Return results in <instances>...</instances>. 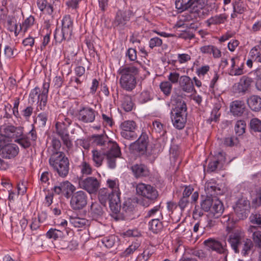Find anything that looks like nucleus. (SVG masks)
<instances>
[{"instance_id":"69168bd1","label":"nucleus","mask_w":261,"mask_h":261,"mask_svg":"<svg viewBox=\"0 0 261 261\" xmlns=\"http://www.w3.org/2000/svg\"><path fill=\"white\" fill-rule=\"evenodd\" d=\"M37 119L41 126H44L47 120V115L45 113H41L37 116Z\"/></svg>"},{"instance_id":"f8f14e48","label":"nucleus","mask_w":261,"mask_h":261,"mask_svg":"<svg viewBox=\"0 0 261 261\" xmlns=\"http://www.w3.org/2000/svg\"><path fill=\"white\" fill-rule=\"evenodd\" d=\"M121 136L125 139L133 141L138 137L135 130L137 125L135 121L132 120L125 121L121 124Z\"/></svg>"},{"instance_id":"c756f323","label":"nucleus","mask_w":261,"mask_h":261,"mask_svg":"<svg viewBox=\"0 0 261 261\" xmlns=\"http://www.w3.org/2000/svg\"><path fill=\"white\" fill-rule=\"evenodd\" d=\"M228 16L225 13L216 15L211 17L206 20V23L208 27L211 25H220L223 24L227 20Z\"/></svg>"},{"instance_id":"39448f33","label":"nucleus","mask_w":261,"mask_h":261,"mask_svg":"<svg viewBox=\"0 0 261 261\" xmlns=\"http://www.w3.org/2000/svg\"><path fill=\"white\" fill-rule=\"evenodd\" d=\"M49 164L53 171L61 177H66L69 171L68 159L63 152L54 153L49 159Z\"/></svg>"},{"instance_id":"37998d69","label":"nucleus","mask_w":261,"mask_h":261,"mask_svg":"<svg viewBox=\"0 0 261 261\" xmlns=\"http://www.w3.org/2000/svg\"><path fill=\"white\" fill-rule=\"evenodd\" d=\"M233 11L243 14L246 10L245 4L241 0H236L232 3Z\"/></svg>"},{"instance_id":"8fccbe9b","label":"nucleus","mask_w":261,"mask_h":261,"mask_svg":"<svg viewBox=\"0 0 261 261\" xmlns=\"http://www.w3.org/2000/svg\"><path fill=\"white\" fill-rule=\"evenodd\" d=\"M246 128V123L244 120L238 121L234 126V130L236 134L238 136H241L245 133Z\"/></svg>"},{"instance_id":"864d4df0","label":"nucleus","mask_w":261,"mask_h":261,"mask_svg":"<svg viewBox=\"0 0 261 261\" xmlns=\"http://www.w3.org/2000/svg\"><path fill=\"white\" fill-rule=\"evenodd\" d=\"M160 87L162 91L166 95H169L170 94L172 86L170 82L166 81L162 82L160 84Z\"/></svg>"},{"instance_id":"9b49d317","label":"nucleus","mask_w":261,"mask_h":261,"mask_svg":"<svg viewBox=\"0 0 261 261\" xmlns=\"http://www.w3.org/2000/svg\"><path fill=\"white\" fill-rule=\"evenodd\" d=\"M148 143L149 139L147 134L143 132L136 141L129 144V148L134 152L143 155L146 152Z\"/></svg>"},{"instance_id":"b1692460","label":"nucleus","mask_w":261,"mask_h":261,"mask_svg":"<svg viewBox=\"0 0 261 261\" xmlns=\"http://www.w3.org/2000/svg\"><path fill=\"white\" fill-rule=\"evenodd\" d=\"M217 186L215 182H207L205 185V191L206 196L216 197L217 195L222 194V191L221 189Z\"/></svg>"},{"instance_id":"6ab92c4d","label":"nucleus","mask_w":261,"mask_h":261,"mask_svg":"<svg viewBox=\"0 0 261 261\" xmlns=\"http://www.w3.org/2000/svg\"><path fill=\"white\" fill-rule=\"evenodd\" d=\"M96 111L90 107H83L78 112V119L85 123H91L94 121Z\"/></svg>"},{"instance_id":"1a4fd4ad","label":"nucleus","mask_w":261,"mask_h":261,"mask_svg":"<svg viewBox=\"0 0 261 261\" xmlns=\"http://www.w3.org/2000/svg\"><path fill=\"white\" fill-rule=\"evenodd\" d=\"M132 12L129 10H118L113 22V28L121 32L127 27L130 21Z\"/></svg>"},{"instance_id":"0eeeda50","label":"nucleus","mask_w":261,"mask_h":261,"mask_svg":"<svg viewBox=\"0 0 261 261\" xmlns=\"http://www.w3.org/2000/svg\"><path fill=\"white\" fill-rule=\"evenodd\" d=\"M73 30V21L70 15L65 16L62 21L61 32L57 29L54 34L55 39L61 42L63 40L69 39L72 35Z\"/></svg>"},{"instance_id":"f257e3e1","label":"nucleus","mask_w":261,"mask_h":261,"mask_svg":"<svg viewBox=\"0 0 261 261\" xmlns=\"http://www.w3.org/2000/svg\"><path fill=\"white\" fill-rule=\"evenodd\" d=\"M224 207L222 202L217 197L206 196L202 197L200 202V208L196 206L193 211L195 216L201 217L203 212H209V214L215 218H218L223 213Z\"/></svg>"},{"instance_id":"5fc2aeb1","label":"nucleus","mask_w":261,"mask_h":261,"mask_svg":"<svg viewBox=\"0 0 261 261\" xmlns=\"http://www.w3.org/2000/svg\"><path fill=\"white\" fill-rule=\"evenodd\" d=\"M220 109V107L218 105L215 106L214 107L212 111L211 117L208 119V120H211V121L216 122L218 120L220 116V113L219 112Z\"/></svg>"},{"instance_id":"aec40b11","label":"nucleus","mask_w":261,"mask_h":261,"mask_svg":"<svg viewBox=\"0 0 261 261\" xmlns=\"http://www.w3.org/2000/svg\"><path fill=\"white\" fill-rule=\"evenodd\" d=\"M19 152L18 146L14 143H9L0 149V154L6 159H12L15 158Z\"/></svg>"},{"instance_id":"a19ab883","label":"nucleus","mask_w":261,"mask_h":261,"mask_svg":"<svg viewBox=\"0 0 261 261\" xmlns=\"http://www.w3.org/2000/svg\"><path fill=\"white\" fill-rule=\"evenodd\" d=\"M35 22V18L33 16L30 15L25 19L24 22L19 25V31L25 33L28 29L32 26Z\"/></svg>"},{"instance_id":"4be33fe9","label":"nucleus","mask_w":261,"mask_h":261,"mask_svg":"<svg viewBox=\"0 0 261 261\" xmlns=\"http://www.w3.org/2000/svg\"><path fill=\"white\" fill-rule=\"evenodd\" d=\"M56 126L57 133L61 137L64 144L68 148L72 146V143L69 139V135L66 124L65 123L59 124L57 123Z\"/></svg>"},{"instance_id":"dca6fc26","label":"nucleus","mask_w":261,"mask_h":261,"mask_svg":"<svg viewBox=\"0 0 261 261\" xmlns=\"http://www.w3.org/2000/svg\"><path fill=\"white\" fill-rule=\"evenodd\" d=\"M233 209L239 219H246L250 213V202L245 198L239 199Z\"/></svg>"},{"instance_id":"680f3d73","label":"nucleus","mask_w":261,"mask_h":261,"mask_svg":"<svg viewBox=\"0 0 261 261\" xmlns=\"http://www.w3.org/2000/svg\"><path fill=\"white\" fill-rule=\"evenodd\" d=\"M27 137L30 139V142L32 144L34 143L37 138V133L36 130L34 129V127L33 126L32 129L29 132V133L25 135Z\"/></svg>"},{"instance_id":"f03ea898","label":"nucleus","mask_w":261,"mask_h":261,"mask_svg":"<svg viewBox=\"0 0 261 261\" xmlns=\"http://www.w3.org/2000/svg\"><path fill=\"white\" fill-rule=\"evenodd\" d=\"M139 69L134 64L126 65L121 67L119 73L121 75L120 84L122 88L127 91H132L136 86V76L139 74Z\"/></svg>"},{"instance_id":"a18cd8bd","label":"nucleus","mask_w":261,"mask_h":261,"mask_svg":"<svg viewBox=\"0 0 261 261\" xmlns=\"http://www.w3.org/2000/svg\"><path fill=\"white\" fill-rule=\"evenodd\" d=\"M14 142L17 143L25 149L28 148L32 145V143L30 142V139L25 135H22L20 137L17 138Z\"/></svg>"},{"instance_id":"4c0bfd02","label":"nucleus","mask_w":261,"mask_h":261,"mask_svg":"<svg viewBox=\"0 0 261 261\" xmlns=\"http://www.w3.org/2000/svg\"><path fill=\"white\" fill-rule=\"evenodd\" d=\"M249 231L253 233L252 239L256 246L261 247V230H257L255 226H251Z\"/></svg>"},{"instance_id":"9d476101","label":"nucleus","mask_w":261,"mask_h":261,"mask_svg":"<svg viewBox=\"0 0 261 261\" xmlns=\"http://www.w3.org/2000/svg\"><path fill=\"white\" fill-rule=\"evenodd\" d=\"M70 198V206L74 211H80L87 204V194L82 190L75 191L71 193Z\"/></svg>"},{"instance_id":"0e129e2a","label":"nucleus","mask_w":261,"mask_h":261,"mask_svg":"<svg viewBox=\"0 0 261 261\" xmlns=\"http://www.w3.org/2000/svg\"><path fill=\"white\" fill-rule=\"evenodd\" d=\"M179 74L176 72H171L168 76V80L172 84H176L179 81Z\"/></svg>"},{"instance_id":"4d7b16f0","label":"nucleus","mask_w":261,"mask_h":261,"mask_svg":"<svg viewBox=\"0 0 261 261\" xmlns=\"http://www.w3.org/2000/svg\"><path fill=\"white\" fill-rule=\"evenodd\" d=\"M122 211L126 213H130L133 211L134 209V205L132 203L130 199H128L124 202L121 207Z\"/></svg>"},{"instance_id":"3c124183","label":"nucleus","mask_w":261,"mask_h":261,"mask_svg":"<svg viewBox=\"0 0 261 261\" xmlns=\"http://www.w3.org/2000/svg\"><path fill=\"white\" fill-rule=\"evenodd\" d=\"M120 195L118 188H115L109 192V203L110 202L116 203L120 202Z\"/></svg>"},{"instance_id":"49530a36","label":"nucleus","mask_w":261,"mask_h":261,"mask_svg":"<svg viewBox=\"0 0 261 261\" xmlns=\"http://www.w3.org/2000/svg\"><path fill=\"white\" fill-rule=\"evenodd\" d=\"M94 142L97 145L105 146L108 141V137L106 135H97L92 137Z\"/></svg>"},{"instance_id":"cd10ccee","label":"nucleus","mask_w":261,"mask_h":261,"mask_svg":"<svg viewBox=\"0 0 261 261\" xmlns=\"http://www.w3.org/2000/svg\"><path fill=\"white\" fill-rule=\"evenodd\" d=\"M68 233L65 228L56 229L50 228L46 233V237L49 239H53L55 240L63 238Z\"/></svg>"},{"instance_id":"79ce46f5","label":"nucleus","mask_w":261,"mask_h":261,"mask_svg":"<svg viewBox=\"0 0 261 261\" xmlns=\"http://www.w3.org/2000/svg\"><path fill=\"white\" fill-rule=\"evenodd\" d=\"M46 217V214L45 212H42L38 215V219L33 218L32 222L30 225L31 229L32 230H36L39 227V223L45 220Z\"/></svg>"},{"instance_id":"13d9d810","label":"nucleus","mask_w":261,"mask_h":261,"mask_svg":"<svg viewBox=\"0 0 261 261\" xmlns=\"http://www.w3.org/2000/svg\"><path fill=\"white\" fill-rule=\"evenodd\" d=\"M162 44V40L159 37H153L150 39L149 42V46L151 48L155 47H160Z\"/></svg>"},{"instance_id":"2eb2a0df","label":"nucleus","mask_w":261,"mask_h":261,"mask_svg":"<svg viewBox=\"0 0 261 261\" xmlns=\"http://www.w3.org/2000/svg\"><path fill=\"white\" fill-rule=\"evenodd\" d=\"M0 131L6 135L8 138L14 141L18 137L23 135V128L20 126H15L12 124L5 123L0 127Z\"/></svg>"},{"instance_id":"6e6552de","label":"nucleus","mask_w":261,"mask_h":261,"mask_svg":"<svg viewBox=\"0 0 261 261\" xmlns=\"http://www.w3.org/2000/svg\"><path fill=\"white\" fill-rule=\"evenodd\" d=\"M107 144L109 148L106 156L107 165L109 168L113 169L116 167V159L121 156L120 148L115 142L109 141Z\"/></svg>"},{"instance_id":"7c9ffc66","label":"nucleus","mask_w":261,"mask_h":261,"mask_svg":"<svg viewBox=\"0 0 261 261\" xmlns=\"http://www.w3.org/2000/svg\"><path fill=\"white\" fill-rule=\"evenodd\" d=\"M40 89L38 87H35L34 89H33L29 95L30 99L32 101V102H34L36 100H37V110L38 111L41 110V111H45L47 108L46 105H45L44 107H41L40 106V102H41V98H40V95H41V93H40Z\"/></svg>"},{"instance_id":"bf43d9fd","label":"nucleus","mask_w":261,"mask_h":261,"mask_svg":"<svg viewBox=\"0 0 261 261\" xmlns=\"http://www.w3.org/2000/svg\"><path fill=\"white\" fill-rule=\"evenodd\" d=\"M190 204V202L188 198L182 197L179 200L178 205L180 208L181 211L185 210V208L188 207Z\"/></svg>"},{"instance_id":"338daca9","label":"nucleus","mask_w":261,"mask_h":261,"mask_svg":"<svg viewBox=\"0 0 261 261\" xmlns=\"http://www.w3.org/2000/svg\"><path fill=\"white\" fill-rule=\"evenodd\" d=\"M33 108L28 106L21 111V115L26 119H28L32 115L33 112Z\"/></svg>"},{"instance_id":"6e6d98bb","label":"nucleus","mask_w":261,"mask_h":261,"mask_svg":"<svg viewBox=\"0 0 261 261\" xmlns=\"http://www.w3.org/2000/svg\"><path fill=\"white\" fill-rule=\"evenodd\" d=\"M250 125L251 128L254 131L261 132V121L258 119H252Z\"/></svg>"},{"instance_id":"052dcab7","label":"nucleus","mask_w":261,"mask_h":261,"mask_svg":"<svg viewBox=\"0 0 261 261\" xmlns=\"http://www.w3.org/2000/svg\"><path fill=\"white\" fill-rule=\"evenodd\" d=\"M19 98H16L14 100V106L12 108L13 114L17 118H20V115L18 111V107L19 105Z\"/></svg>"},{"instance_id":"4468645a","label":"nucleus","mask_w":261,"mask_h":261,"mask_svg":"<svg viewBox=\"0 0 261 261\" xmlns=\"http://www.w3.org/2000/svg\"><path fill=\"white\" fill-rule=\"evenodd\" d=\"M136 192L138 195L152 200H155L158 196V192L154 187L143 183L137 185Z\"/></svg>"},{"instance_id":"473e14b6","label":"nucleus","mask_w":261,"mask_h":261,"mask_svg":"<svg viewBox=\"0 0 261 261\" xmlns=\"http://www.w3.org/2000/svg\"><path fill=\"white\" fill-rule=\"evenodd\" d=\"M102 243L107 248L116 247L119 244V238L115 235L109 236L102 239Z\"/></svg>"},{"instance_id":"412c9836","label":"nucleus","mask_w":261,"mask_h":261,"mask_svg":"<svg viewBox=\"0 0 261 261\" xmlns=\"http://www.w3.org/2000/svg\"><path fill=\"white\" fill-rule=\"evenodd\" d=\"M104 207L105 206L98 202H92L88 210L89 216L95 220L102 218L105 213Z\"/></svg>"},{"instance_id":"bb28decb","label":"nucleus","mask_w":261,"mask_h":261,"mask_svg":"<svg viewBox=\"0 0 261 261\" xmlns=\"http://www.w3.org/2000/svg\"><path fill=\"white\" fill-rule=\"evenodd\" d=\"M163 219V216L160 213L156 218H152L149 222V228L154 233L160 232L163 228V225L161 220Z\"/></svg>"},{"instance_id":"c03bdc74","label":"nucleus","mask_w":261,"mask_h":261,"mask_svg":"<svg viewBox=\"0 0 261 261\" xmlns=\"http://www.w3.org/2000/svg\"><path fill=\"white\" fill-rule=\"evenodd\" d=\"M69 222L75 227H82L87 225L88 220L80 217H70Z\"/></svg>"},{"instance_id":"5701e85b","label":"nucleus","mask_w":261,"mask_h":261,"mask_svg":"<svg viewBox=\"0 0 261 261\" xmlns=\"http://www.w3.org/2000/svg\"><path fill=\"white\" fill-rule=\"evenodd\" d=\"M179 84L182 91L187 93H192L195 91L193 83L188 76H181L179 79Z\"/></svg>"},{"instance_id":"e2e57ef3","label":"nucleus","mask_w":261,"mask_h":261,"mask_svg":"<svg viewBox=\"0 0 261 261\" xmlns=\"http://www.w3.org/2000/svg\"><path fill=\"white\" fill-rule=\"evenodd\" d=\"M252 204L255 207L261 206V188L257 192L256 197L253 199Z\"/></svg>"},{"instance_id":"f704fd0d","label":"nucleus","mask_w":261,"mask_h":261,"mask_svg":"<svg viewBox=\"0 0 261 261\" xmlns=\"http://www.w3.org/2000/svg\"><path fill=\"white\" fill-rule=\"evenodd\" d=\"M19 225L20 228L18 229L17 231L15 230L12 233V236L15 239H22L23 238L24 236V230L28 225V220L25 218L22 219L20 221Z\"/></svg>"},{"instance_id":"c9c22d12","label":"nucleus","mask_w":261,"mask_h":261,"mask_svg":"<svg viewBox=\"0 0 261 261\" xmlns=\"http://www.w3.org/2000/svg\"><path fill=\"white\" fill-rule=\"evenodd\" d=\"M223 166V161L222 159L214 158L210 161L208 164L207 171L210 172H214L217 170H220Z\"/></svg>"},{"instance_id":"20e7f679","label":"nucleus","mask_w":261,"mask_h":261,"mask_svg":"<svg viewBox=\"0 0 261 261\" xmlns=\"http://www.w3.org/2000/svg\"><path fill=\"white\" fill-rule=\"evenodd\" d=\"M176 106L171 111V119L173 126L178 129L184 128L187 120V108L186 103L181 97L176 98Z\"/></svg>"},{"instance_id":"a878e982","label":"nucleus","mask_w":261,"mask_h":261,"mask_svg":"<svg viewBox=\"0 0 261 261\" xmlns=\"http://www.w3.org/2000/svg\"><path fill=\"white\" fill-rule=\"evenodd\" d=\"M245 110V106L243 101L236 100L231 103L230 112L234 116H242Z\"/></svg>"},{"instance_id":"603ef678","label":"nucleus","mask_w":261,"mask_h":261,"mask_svg":"<svg viewBox=\"0 0 261 261\" xmlns=\"http://www.w3.org/2000/svg\"><path fill=\"white\" fill-rule=\"evenodd\" d=\"M81 173L83 175H90L92 174V169L91 166L88 163L83 161L79 166Z\"/></svg>"},{"instance_id":"58836bf2","label":"nucleus","mask_w":261,"mask_h":261,"mask_svg":"<svg viewBox=\"0 0 261 261\" xmlns=\"http://www.w3.org/2000/svg\"><path fill=\"white\" fill-rule=\"evenodd\" d=\"M134 103L133 102L132 98L128 95L123 96L122 100V107L126 112H130L133 110Z\"/></svg>"},{"instance_id":"2f4dec72","label":"nucleus","mask_w":261,"mask_h":261,"mask_svg":"<svg viewBox=\"0 0 261 261\" xmlns=\"http://www.w3.org/2000/svg\"><path fill=\"white\" fill-rule=\"evenodd\" d=\"M50 86V80L48 79L47 81H44L43 86L42 92L41 95H40V98H41L40 106L41 107H44L45 105H47L48 93Z\"/></svg>"},{"instance_id":"a211bd4d","label":"nucleus","mask_w":261,"mask_h":261,"mask_svg":"<svg viewBox=\"0 0 261 261\" xmlns=\"http://www.w3.org/2000/svg\"><path fill=\"white\" fill-rule=\"evenodd\" d=\"M75 190V187L68 180L59 183L53 188L55 193L58 195L63 194L66 198H70L71 193Z\"/></svg>"},{"instance_id":"393cba45","label":"nucleus","mask_w":261,"mask_h":261,"mask_svg":"<svg viewBox=\"0 0 261 261\" xmlns=\"http://www.w3.org/2000/svg\"><path fill=\"white\" fill-rule=\"evenodd\" d=\"M131 170L136 178L146 177L149 174L148 168L144 164H135L132 166Z\"/></svg>"},{"instance_id":"c85d7f7f","label":"nucleus","mask_w":261,"mask_h":261,"mask_svg":"<svg viewBox=\"0 0 261 261\" xmlns=\"http://www.w3.org/2000/svg\"><path fill=\"white\" fill-rule=\"evenodd\" d=\"M247 103L252 111L257 112L261 109V98L257 95L250 96L247 100Z\"/></svg>"},{"instance_id":"72a5a7b5","label":"nucleus","mask_w":261,"mask_h":261,"mask_svg":"<svg viewBox=\"0 0 261 261\" xmlns=\"http://www.w3.org/2000/svg\"><path fill=\"white\" fill-rule=\"evenodd\" d=\"M92 153V160L97 167H100L105 157L106 156V151H101L97 150H93Z\"/></svg>"},{"instance_id":"423d86ee","label":"nucleus","mask_w":261,"mask_h":261,"mask_svg":"<svg viewBox=\"0 0 261 261\" xmlns=\"http://www.w3.org/2000/svg\"><path fill=\"white\" fill-rule=\"evenodd\" d=\"M199 0H177L175 7L178 10L184 11L187 10L190 12L189 17L191 19H197L202 16L203 12L198 8Z\"/></svg>"},{"instance_id":"e433bc0d","label":"nucleus","mask_w":261,"mask_h":261,"mask_svg":"<svg viewBox=\"0 0 261 261\" xmlns=\"http://www.w3.org/2000/svg\"><path fill=\"white\" fill-rule=\"evenodd\" d=\"M252 82V79L246 76H243L238 83V87L239 92H246Z\"/></svg>"},{"instance_id":"de8ad7c7","label":"nucleus","mask_w":261,"mask_h":261,"mask_svg":"<svg viewBox=\"0 0 261 261\" xmlns=\"http://www.w3.org/2000/svg\"><path fill=\"white\" fill-rule=\"evenodd\" d=\"M109 192L108 190L104 189L101 190L99 192L98 199L99 203L103 206H105L108 201L109 202Z\"/></svg>"},{"instance_id":"f3484780","label":"nucleus","mask_w":261,"mask_h":261,"mask_svg":"<svg viewBox=\"0 0 261 261\" xmlns=\"http://www.w3.org/2000/svg\"><path fill=\"white\" fill-rule=\"evenodd\" d=\"M203 244L209 249L215 251L219 254L223 255V258L220 259V261H227V257L228 254V251L225 247L222 246L219 241L213 238H209L205 240Z\"/></svg>"},{"instance_id":"ea45409f","label":"nucleus","mask_w":261,"mask_h":261,"mask_svg":"<svg viewBox=\"0 0 261 261\" xmlns=\"http://www.w3.org/2000/svg\"><path fill=\"white\" fill-rule=\"evenodd\" d=\"M8 30L10 32H14L16 36L18 35L20 31H18L17 25L15 19L9 16L7 20Z\"/></svg>"},{"instance_id":"774afa93","label":"nucleus","mask_w":261,"mask_h":261,"mask_svg":"<svg viewBox=\"0 0 261 261\" xmlns=\"http://www.w3.org/2000/svg\"><path fill=\"white\" fill-rule=\"evenodd\" d=\"M250 221L252 223L257 225H261V215L259 214H252L250 217Z\"/></svg>"},{"instance_id":"ddd939ff","label":"nucleus","mask_w":261,"mask_h":261,"mask_svg":"<svg viewBox=\"0 0 261 261\" xmlns=\"http://www.w3.org/2000/svg\"><path fill=\"white\" fill-rule=\"evenodd\" d=\"M80 187L86 191L89 194L95 193L100 187V182L95 177L89 176L85 178L80 177L79 179Z\"/></svg>"},{"instance_id":"7ed1b4c3","label":"nucleus","mask_w":261,"mask_h":261,"mask_svg":"<svg viewBox=\"0 0 261 261\" xmlns=\"http://www.w3.org/2000/svg\"><path fill=\"white\" fill-rule=\"evenodd\" d=\"M228 242L236 253L241 252L243 256L248 255L253 247L252 241L243 237L241 233L233 232L229 236Z\"/></svg>"},{"instance_id":"09e8293b","label":"nucleus","mask_w":261,"mask_h":261,"mask_svg":"<svg viewBox=\"0 0 261 261\" xmlns=\"http://www.w3.org/2000/svg\"><path fill=\"white\" fill-rule=\"evenodd\" d=\"M140 246L138 242H134L132 244L125 250L121 253V256L127 257L133 254Z\"/></svg>"}]
</instances>
